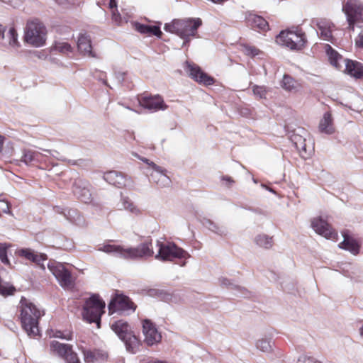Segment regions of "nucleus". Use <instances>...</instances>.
I'll return each instance as SVG.
<instances>
[{"label": "nucleus", "mask_w": 363, "mask_h": 363, "mask_svg": "<svg viewBox=\"0 0 363 363\" xmlns=\"http://www.w3.org/2000/svg\"><path fill=\"white\" fill-rule=\"evenodd\" d=\"M98 250L125 259H143L154 254L151 242H143L136 247L127 248L121 245L106 244L100 245Z\"/></svg>", "instance_id": "nucleus-1"}, {"label": "nucleus", "mask_w": 363, "mask_h": 363, "mask_svg": "<svg viewBox=\"0 0 363 363\" xmlns=\"http://www.w3.org/2000/svg\"><path fill=\"white\" fill-rule=\"evenodd\" d=\"M19 305L21 321L23 329L29 336L37 335L39 332L38 320L42 315L40 311L23 297L21 299Z\"/></svg>", "instance_id": "nucleus-2"}, {"label": "nucleus", "mask_w": 363, "mask_h": 363, "mask_svg": "<svg viewBox=\"0 0 363 363\" xmlns=\"http://www.w3.org/2000/svg\"><path fill=\"white\" fill-rule=\"evenodd\" d=\"M200 18L176 19L170 23H166L164 30L175 33L184 40L182 46L190 40V37H194L197 33L198 28L201 26Z\"/></svg>", "instance_id": "nucleus-3"}, {"label": "nucleus", "mask_w": 363, "mask_h": 363, "mask_svg": "<svg viewBox=\"0 0 363 363\" xmlns=\"http://www.w3.org/2000/svg\"><path fill=\"white\" fill-rule=\"evenodd\" d=\"M46 28L38 19L28 21L24 30V41L33 47L39 48L45 44Z\"/></svg>", "instance_id": "nucleus-4"}, {"label": "nucleus", "mask_w": 363, "mask_h": 363, "mask_svg": "<svg viewBox=\"0 0 363 363\" xmlns=\"http://www.w3.org/2000/svg\"><path fill=\"white\" fill-rule=\"evenodd\" d=\"M278 44L286 46L291 50H301L304 48L307 40L305 33L298 28L287 30L280 32L277 36Z\"/></svg>", "instance_id": "nucleus-5"}, {"label": "nucleus", "mask_w": 363, "mask_h": 363, "mask_svg": "<svg viewBox=\"0 0 363 363\" xmlns=\"http://www.w3.org/2000/svg\"><path fill=\"white\" fill-rule=\"evenodd\" d=\"M105 303L98 295H92L87 299L83 308V317L89 323H96L100 327L101 316L104 312Z\"/></svg>", "instance_id": "nucleus-6"}, {"label": "nucleus", "mask_w": 363, "mask_h": 363, "mask_svg": "<svg viewBox=\"0 0 363 363\" xmlns=\"http://www.w3.org/2000/svg\"><path fill=\"white\" fill-rule=\"evenodd\" d=\"M157 246L159 248L158 253L155 258L162 261H172L174 258H188L189 253L179 247L173 242L164 244L159 240L157 241Z\"/></svg>", "instance_id": "nucleus-7"}, {"label": "nucleus", "mask_w": 363, "mask_h": 363, "mask_svg": "<svg viewBox=\"0 0 363 363\" xmlns=\"http://www.w3.org/2000/svg\"><path fill=\"white\" fill-rule=\"evenodd\" d=\"M342 11L347 16L350 29L354 30L355 23L363 22V3L359 0H347L342 6Z\"/></svg>", "instance_id": "nucleus-8"}, {"label": "nucleus", "mask_w": 363, "mask_h": 363, "mask_svg": "<svg viewBox=\"0 0 363 363\" xmlns=\"http://www.w3.org/2000/svg\"><path fill=\"white\" fill-rule=\"evenodd\" d=\"M48 267L62 287L71 288L73 286L74 281L72 274L63 264L54 261L50 262Z\"/></svg>", "instance_id": "nucleus-9"}, {"label": "nucleus", "mask_w": 363, "mask_h": 363, "mask_svg": "<svg viewBox=\"0 0 363 363\" xmlns=\"http://www.w3.org/2000/svg\"><path fill=\"white\" fill-rule=\"evenodd\" d=\"M50 351L52 354L62 357L67 363H80L77 353L72 350L70 345L53 340L50 342Z\"/></svg>", "instance_id": "nucleus-10"}, {"label": "nucleus", "mask_w": 363, "mask_h": 363, "mask_svg": "<svg viewBox=\"0 0 363 363\" xmlns=\"http://www.w3.org/2000/svg\"><path fill=\"white\" fill-rule=\"evenodd\" d=\"M143 333L145 337L144 342L148 346L157 344L162 340L161 333L157 330L155 325L148 319L143 321Z\"/></svg>", "instance_id": "nucleus-11"}, {"label": "nucleus", "mask_w": 363, "mask_h": 363, "mask_svg": "<svg viewBox=\"0 0 363 363\" xmlns=\"http://www.w3.org/2000/svg\"><path fill=\"white\" fill-rule=\"evenodd\" d=\"M110 313L115 312L125 313L129 311H135L133 303L125 296L118 295L113 298L108 306Z\"/></svg>", "instance_id": "nucleus-12"}, {"label": "nucleus", "mask_w": 363, "mask_h": 363, "mask_svg": "<svg viewBox=\"0 0 363 363\" xmlns=\"http://www.w3.org/2000/svg\"><path fill=\"white\" fill-rule=\"evenodd\" d=\"M186 72L193 79L200 84L211 85L214 83L213 78L203 72L201 69L195 64H191L186 62Z\"/></svg>", "instance_id": "nucleus-13"}, {"label": "nucleus", "mask_w": 363, "mask_h": 363, "mask_svg": "<svg viewBox=\"0 0 363 363\" xmlns=\"http://www.w3.org/2000/svg\"><path fill=\"white\" fill-rule=\"evenodd\" d=\"M138 100L141 106L152 111L165 110L167 107L163 99L159 95L142 96Z\"/></svg>", "instance_id": "nucleus-14"}, {"label": "nucleus", "mask_w": 363, "mask_h": 363, "mask_svg": "<svg viewBox=\"0 0 363 363\" xmlns=\"http://www.w3.org/2000/svg\"><path fill=\"white\" fill-rule=\"evenodd\" d=\"M311 227L315 232L326 239H334L337 233L332 228L328 223L322 218H315L311 222Z\"/></svg>", "instance_id": "nucleus-15"}, {"label": "nucleus", "mask_w": 363, "mask_h": 363, "mask_svg": "<svg viewBox=\"0 0 363 363\" xmlns=\"http://www.w3.org/2000/svg\"><path fill=\"white\" fill-rule=\"evenodd\" d=\"M72 191L74 194L82 202L89 203L91 201V194L87 182L81 179L76 180L73 184Z\"/></svg>", "instance_id": "nucleus-16"}, {"label": "nucleus", "mask_w": 363, "mask_h": 363, "mask_svg": "<svg viewBox=\"0 0 363 363\" xmlns=\"http://www.w3.org/2000/svg\"><path fill=\"white\" fill-rule=\"evenodd\" d=\"M17 253L20 257H25L26 259L36 264L42 269L45 270V267L43 262L48 259L45 254L38 253L30 248L21 249Z\"/></svg>", "instance_id": "nucleus-17"}, {"label": "nucleus", "mask_w": 363, "mask_h": 363, "mask_svg": "<svg viewBox=\"0 0 363 363\" xmlns=\"http://www.w3.org/2000/svg\"><path fill=\"white\" fill-rule=\"evenodd\" d=\"M104 179L110 184L118 188L125 187L130 183L125 174L117 171H109L104 174Z\"/></svg>", "instance_id": "nucleus-18"}, {"label": "nucleus", "mask_w": 363, "mask_h": 363, "mask_svg": "<svg viewBox=\"0 0 363 363\" xmlns=\"http://www.w3.org/2000/svg\"><path fill=\"white\" fill-rule=\"evenodd\" d=\"M146 164H148L154 171L151 174L152 179L159 186H165L170 184L169 178L164 173V170L160 166L150 160H147Z\"/></svg>", "instance_id": "nucleus-19"}, {"label": "nucleus", "mask_w": 363, "mask_h": 363, "mask_svg": "<svg viewBox=\"0 0 363 363\" xmlns=\"http://www.w3.org/2000/svg\"><path fill=\"white\" fill-rule=\"evenodd\" d=\"M315 25L318 28L317 33L320 38L325 41L333 42V28L334 24L327 19L317 20Z\"/></svg>", "instance_id": "nucleus-20"}, {"label": "nucleus", "mask_w": 363, "mask_h": 363, "mask_svg": "<svg viewBox=\"0 0 363 363\" xmlns=\"http://www.w3.org/2000/svg\"><path fill=\"white\" fill-rule=\"evenodd\" d=\"M78 50L84 56L88 57H96V54L92 50L91 38L86 34H80L77 40Z\"/></svg>", "instance_id": "nucleus-21"}, {"label": "nucleus", "mask_w": 363, "mask_h": 363, "mask_svg": "<svg viewBox=\"0 0 363 363\" xmlns=\"http://www.w3.org/2000/svg\"><path fill=\"white\" fill-rule=\"evenodd\" d=\"M0 43L4 47L15 51L21 47V43L18 41V35L14 27L9 28L4 39L0 41Z\"/></svg>", "instance_id": "nucleus-22"}, {"label": "nucleus", "mask_w": 363, "mask_h": 363, "mask_svg": "<svg viewBox=\"0 0 363 363\" xmlns=\"http://www.w3.org/2000/svg\"><path fill=\"white\" fill-rule=\"evenodd\" d=\"M345 71L357 79H363V64L351 60H344Z\"/></svg>", "instance_id": "nucleus-23"}, {"label": "nucleus", "mask_w": 363, "mask_h": 363, "mask_svg": "<svg viewBox=\"0 0 363 363\" xmlns=\"http://www.w3.org/2000/svg\"><path fill=\"white\" fill-rule=\"evenodd\" d=\"M111 329L119 337L121 340L125 338L130 333H132L130 325L127 322L122 320L115 321L111 325Z\"/></svg>", "instance_id": "nucleus-24"}, {"label": "nucleus", "mask_w": 363, "mask_h": 363, "mask_svg": "<svg viewBox=\"0 0 363 363\" xmlns=\"http://www.w3.org/2000/svg\"><path fill=\"white\" fill-rule=\"evenodd\" d=\"M343 241L339 244V247L350 252L353 255H357L359 252V245L352 238L345 233L343 234Z\"/></svg>", "instance_id": "nucleus-25"}, {"label": "nucleus", "mask_w": 363, "mask_h": 363, "mask_svg": "<svg viewBox=\"0 0 363 363\" xmlns=\"http://www.w3.org/2000/svg\"><path fill=\"white\" fill-rule=\"evenodd\" d=\"M135 29L140 33L155 35L158 38H161L162 35L160 27L157 26L144 25L137 23H135Z\"/></svg>", "instance_id": "nucleus-26"}, {"label": "nucleus", "mask_w": 363, "mask_h": 363, "mask_svg": "<svg viewBox=\"0 0 363 363\" xmlns=\"http://www.w3.org/2000/svg\"><path fill=\"white\" fill-rule=\"evenodd\" d=\"M121 340L125 343L126 350L129 352L135 354L139 350L140 345V341L137 337L133 334V333L128 335L125 338H123Z\"/></svg>", "instance_id": "nucleus-27"}, {"label": "nucleus", "mask_w": 363, "mask_h": 363, "mask_svg": "<svg viewBox=\"0 0 363 363\" xmlns=\"http://www.w3.org/2000/svg\"><path fill=\"white\" fill-rule=\"evenodd\" d=\"M201 222L205 228L220 236L226 235L228 233L225 227L220 226L208 218H203Z\"/></svg>", "instance_id": "nucleus-28"}, {"label": "nucleus", "mask_w": 363, "mask_h": 363, "mask_svg": "<svg viewBox=\"0 0 363 363\" xmlns=\"http://www.w3.org/2000/svg\"><path fill=\"white\" fill-rule=\"evenodd\" d=\"M319 130L326 134L333 133V119L329 112L325 113L323 118L320 121Z\"/></svg>", "instance_id": "nucleus-29"}, {"label": "nucleus", "mask_w": 363, "mask_h": 363, "mask_svg": "<svg viewBox=\"0 0 363 363\" xmlns=\"http://www.w3.org/2000/svg\"><path fill=\"white\" fill-rule=\"evenodd\" d=\"M42 156L43 154L40 152L33 151L31 150H24L23 152L21 161L23 162L26 164H30L32 162H38L41 161Z\"/></svg>", "instance_id": "nucleus-30"}, {"label": "nucleus", "mask_w": 363, "mask_h": 363, "mask_svg": "<svg viewBox=\"0 0 363 363\" xmlns=\"http://www.w3.org/2000/svg\"><path fill=\"white\" fill-rule=\"evenodd\" d=\"M121 209L126 210L133 214L138 215L140 213L138 208L132 202V201L128 197L121 194Z\"/></svg>", "instance_id": "nucleus-31"}, {"label": "nucleus", "mask_w": 363, "mask_h": 363, "mask_svg": "<svg viewBox=\"0 0 363 363\" xmlns=\"http://www.w3.org/2000/svg\"><path fill=\"white\" fill-rule=\"evenodd\" d=\"M255 243L261 247L266 249H269L273 245L272 237H270L265 234H259L255 238Z\"/></svg>", "instance_id": "nucleus-32"}, {"label": "nucleus", "mask_w": 363, "mask_h": 363, "mask_svg": "<svg viewBox=\"0 0 363 363\" xmlns=\"http://www.w3.org/2000/svg\"><path fill=\"white\" fill-rule=\"evenodd\" d=\"M326 52L328 55L330 63L334 67L338 68L340 66L339 61L343 59L335 50H334L330 45H326Z\"/></svg>", "instance_id": "nucleus-33"}, {"label": "nucleus", "mask_w": 363, "mask_h": 363, "mask_svg": "<svg viewBox=\"0 0 363 363\" xmlns=\"http://www.w3.org/2000/svg\"><path fill=\"white\" fill-rule=\"evenodd\" d=\"M254 27H257L262 30H267L269 28L267 21L262 17L257 15H252L249 18Z\"/></svg>", "instance_id": "nucleus-34"}, {"label": "nucleus", "mask_w": 363, "mask_h": 363, "mask_svg": "<svg viewBox=\"0 0 363 363\" xmlns=\"http://www.w3.org/2000/svg\"><path fill=\"white\" fill-rule=\"evenodd\" d=\"M84 361L87 363H94L98 359L103 358L104 354L98 350H83Z\"/></svg>", "instance_id": "nucleus-35"}, {"label": "nucleus", "mask_w": 363, "mask_h": 363, "mask_svg": "<svg viewBox=\"0 0 363 363\" xmlns=\"http://www.w3.org/2000/svg\"><path fill=\"white\" fill-rule=\"evenodd\" d=\"M219 282L222 286L226 287L227 289L238 290L242 295H246L247 290L235 284L226 277H220Z\"/></svg>", "instance_id": "nucleus-36"}, {"label": "nucleus", "mask_w": 363, "mask_h": 363, "mask_svg": "<svg viewBox=\"0 0 363 363\" xmlns=\"http://www.w3.org/2000/svg\"><path fill=\"white\" fill-rule=\"evenodd\" d=\"M292 142L294 143L296 148L300 151L302 157H306V139L301 136H294L291 138Z\"/></svg>", "instance_id": "nucleus-37"}, {"label": "nucleus", "mask_w": 363, "mask_h": 363, "mask_svg": "<svg viewBox=\"0 0 363 363\" xmlns=\"http://www.w3.org/2000/svg\"><path fill=\"white\" fill-rule=\"evenodd\" d=\"M297 82L291 77L285 74L282 80V87L289 91H296L298 89Z\"/></svg>", "instance_id": "nucleus-38"}, {"label": "nucleus", "mask_w": 363, "mask_h": 363, "mask_svg": "<svg viewBox=\"0 0 363 363\" xmlns=\"http://www.w3.org/2000/svg\"><path fill=\"white\" fill-rule=\"evenodd\" d=\"M51 50L57 51L61 52L62 54H67L72 52L71 45L66 42H55V44L52 46Z\"/></svg>", "instance_id": "nucleus-39"}, {"label": "nucleus", "mask_w": 363, "mask_h": 363, "mask_svg": "<svg viewBox=\"0 0 363 363\" xmlns=\"http://www.w3.org/2000/svg\"><path fill=\"white\" fill-rule=\"evenodd\" d=\"M10 246L9 244L0 242V260L4 264L11 267V264L7 257V250Z\"/></svg>", "instance_id": "nucleus-40"}, {"label": "nucleus", "mask_w": 363, "mask_h": 363, "mask_svg": "<svg viewBox=\"0 0 363 363\" xmlns=\"http://www.w3.org/2000/svg\"><path fill=\"white\" fill-rule=\"evenodd\" d=\"M256 347L258 350L264 352H269L272 351V342L269 339L262 338L256 342Z\"/></svg>", "instance_id": "nucleus-41"}, {"label": "nucleus", "mask_w": 363, "mask_h": 363, "mask_svg": "<svg viewBox=\"0 0 363 363\" xmlns=\"http://www.w3.org/2000/svg\"><path fill=\"white\" fill-rule=\"evenodd\" d=\"M243 52L247 55L255 57L259 55L261 51L254 46L244 45Z\"/></svg>", "instance_id": "nucleus-42"}, {"label": "nucleus", "mask_w": 363, "mask_h": 363, "mask_svg": "<svg viewBox=\"0 0 363 363\" xmlns=\"http://www.w3.org/2000/svg\"><path fill=\"white\" fill-rule=\"evenodd\" d=\"M252 91L259 99L266 98L267 89L265 86L255 85L252 88Z\"/></svg>", "instance_id": "nucleus-43"}, {"label": "nucleus", "mask_w": 363, "mask_h": 363, "mask_svg": "<svg viewBox=\"0 0 363 363\" xmlns=\"http://www.w3.org/2000/svg\"><path fill=\"white\" fill-rule=\"evenodd\" d=\"M54 337L65 339V340H72V333L70 332H62L60 330H57L52 335Z\"/></svg>", "instance_id": "nucleus-44"}, {"label": "nucleus", "mask_w": 363, "mask_h": 363, "mask_svg": "<svg viewBox=\"0 0 363 363\" xmlns=\"http://www.w3.org/2000/svg\"><path fill=\"white\" fill-rule=\"evenodd\" d=\"M297 363H320L315 358L308 356H301L298 358Z\"/></svg>", "instance_id": "nucleus-45"}, {"label": "nucleus", "mask_w": 363, "mask_h": 363, "mask_svg": "<svg viewBox=\"0 0 363 363\" xmlns=\"http://www.w3.org/2000/svg\"><path fill=\"white\" fill-rule=\"evenodd\" d=\"M0 208L5 213H10L11 211L9 210L10 206L8 201H4V199H0Z\"/></svg>", "instance_id": "nucleus-46"}, {"label": "nucleus", "mask_w": 363, "mask_h": 363, "mask_svg": "<svg viewBox=\"0 0 363 363\" xmlns=\"http://www.w3.org/2000/svg\"><path fill=\"white\" fill-rule=\"evenodd\" d=\"M43 151L49 153L50 155H52L53 157H55L56 159L59 160H64L65 158L60 155V153L56 150H43Z\"/></svg>", "instance_id": "nucleus-47"}, {"label": "nucleus", "mask_w": 363, "mask_h": 363, "mask_svg": "<svg viewBox=\"0 0 363 363\" xmlns=\"http://www.w3.org/2000/svg\"><path fill=\"white\" fill-rule=\"evenodd\" d=\"M356 45L363 49V29L359 33L357 39H356Z\"/></svg>", "instance_id": "nucleus-48"}, {"label": "nucleus", "mask_w": 363, "mask_h": 363, "mask_svg": "<svg viewBox=\"0 0 363 363\" xmlns=\"http://www.w3.org/2000/svg\"><path fill=\"white\" fill-rule=\"evenodd\" d=\"M166 301H170V302H174V303H178L181 301V298H179V299H177L176 295L174 294H172V295H167V297L166 298Z\"/></svg>", "instance_id": "nucleus-49"}, {"label": "nucleus", "mask_w": 363, "mask_h": 363, "mask_svg": "<svg viewBox=\"0 0 363 363\" xmlns=\"http://www.w3.org/2000/svg\"><path fill=\"white\" fill-rule=\"evenodd\" d=\"M112 18H113V21H115L116 22L120 21V20H121V15L118 12L117 9H115L114 11H113Z\"/></svg>", "instance_id": "nucleus-50"}, {"label": "nucleus", "mask_w": 363, "mask_h": 363, "mask_svg": "<svg viewBox=\"0 0 363 363\" xmlns=\"http://www.w3.org/2000/svg\"><path fill=\"white\" fill-rule=\"evenodd\" d=\"M6 27L0 24V41H2L5 38Z\"/></svg>", "instance_id": "nucleus-51"}, {"label": "nucleus", "mask_w": 363, "mask_h": 363, "mask_svg": "<svg viewBox=\"0 0 363 363\" xmlns=\"http://www.w3.org/2000/svg\"><path fill=\"white\" fill-rule=\"evenodd\" d=\"M109 7L111 9H117V1H116V0H110Z\"/></svg>", "instance_id": "nucleus-52"}, {"label": "nucleus", "mask_w": 363, "mask_h": 363, "mask_svg": "<svg viewBox=\"0 0 363 363\" xmlns=\"http://www.w3.org/2000/svg\"><path fill=\"white\" fill-rule=\"evenodd\" d=\"M222 179L223 181L228 182L229 183V184H231L232 183L234 182L233 180L230 177H228V176L223 177Z\"/></svg>", "instance_id": "nucleus-53"}, {"label": "nucleus", "mask_w": 363, "mask_h": 363, "mask_svg": "<svg viewBox=\"0 0 363 363\" xmlns=\"http://www.w3.org/2000/svg\"><path fill=\"white\" fill-rule=\"evenodd\" d=\"M3 144H4V138L0 135V152H1V150H2Z\"/></svg>", "instance_id": "nucleus-54"}, {"label": "nucleus", "mask_w": 363, "mask_h": 363, "mask_svg": "<svg viewBox=\"0 0 363 363\" xmlns=\"http://www.w3.org/2000/svg\"><path fill=\"white\" fill-rule=\"evenodd\" d=\"M68 213H69V216H73L72 214H74V213L76 214L77 213L74 210H69Z\"/></svg>", "instance_id": "nucleus-55"}, {"label": "nucleus", "mask_w": 363, "mask_h": 363, "mask_svg": "<svg viewBox=\"0 0 363 363\" xmlns=\"http://www.w3.org/2000/svg\"><path fill=\"white\" fill-rule=\"evenodd\" d=\"M141 161H143V162L146 163V162L148 160V159L147 158H145V157H138Z\"/></svg>", "instance_id": "nucleus-56"}, {"label": "nucleus", "mask_w": 363, "mask_h": 363, "mask_svg": "<svg viewBox=\"0 0 363 363\" xmlns=\"http://www.w3.org/2000/svg\"><path fill=\"white\" fill-rule=\"evenodd\" d=\"M0 1L4 2V3H9L11 0H0Z\"/></svg>", "instance_id": "nucleus-57"}, {"label": "nucleus", "mask_w": 363, "mask_h": 363, "mask_svg": "<svg viewBox=\"0 0 363 363\" xmlns=\"http://www.w3.org/2000/svg\"><path fill=\"white\" fill-rule=\"evenodd\" d=\"M360 333H361L362 335H363V325L360 328Z\"/></svg>", "instance_id": "nucleus-58"}, {"label": "nucleus", "mask_w": 363, "mask_h": 363, "mask_svg": "<svg viewBox=\"0 0 363 363\" xmlns=\"http://www.w3.org/2000/svg\"><path fill=\"white\" fill-rule=\"evenodd\" d=\"M68 219H69L71 221H73L74 220V217L73 218H69V217Z\"/></svg>", "instance_id": "nucleus-59"}, {"label": "nucleus", "mask_w": 363, "mask_h": 363, "mask_svg": "<svg viewBox=\"0 0 363 363\" xmlns=\"http://www.w3.org/2000/svg\"><path fill=\"white\" fill-rule=\"evenodd\" d=\"M155 178H156L155 179H156L157 181H158V180L160 179V176H156V177H155Z\"/></svg>", "instance_id": "nucleus-60"}]
</instances>
